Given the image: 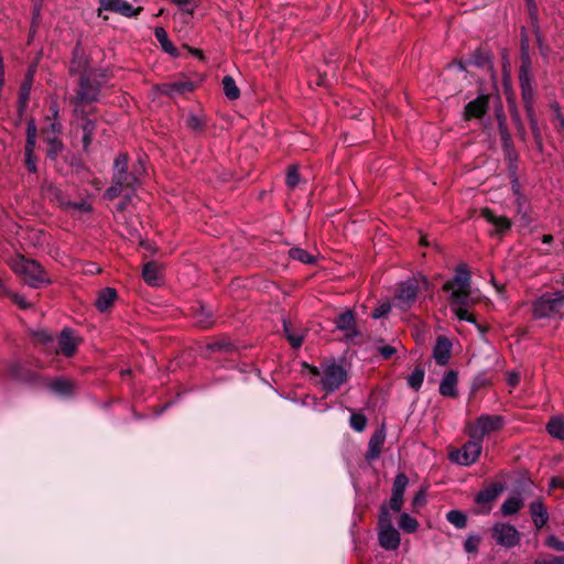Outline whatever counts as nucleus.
Masks as SVG:
<instances>
[{"mask_svg": "<svg viewBox=\"0 0 564 564\" xmlns=\"http://www.w3.org/2000/svg\"><path fill=\"white\" fill-rule=\"evenodd\" d=\"M545 545L557 552H564V542L560 541L555 535H549L545 540Z\"/></svg>", "mask_w": 564, "mask_h": 564, "instance_id": "e2e57ef3", "label": "nucleus"}, {"mask_svg": "<svg viewBox=\"0 0 564 564\" xmlns=\"http://www.w3.org/2000/svg\"><path fill=\"white\" fill-rule=\"evenodd\" d=\"M14 270L23 276L26 284L34 289H40L52 283L47 272L36 260L22 257L15 262Z\"/></svg>", "mask_w": 564, "mask_h": 564, "instance_id": "f257e3e1", "label": "nucleus"}, {"mask_svg": "<svg viewBox=\"0 0 564 564\" xmlns=\"http://www.w3.org/2000/svg\"><path fill=\"white\" fill-rule=\"evenodd\" d=\"M491 538L498 545L512 549L519 544L521 534L517 528L509 522H497L491 528Z\"/></svg>", "mask_w": 564, "mask_h": 564, "instance_id": "0eeeda50", "label": "nucleus"}, {"mask_svg": "<svg viewBox=\"0 0 564 564\" xmlns=\"http://www.w3.org/2000/svg\"><path fill=\"white\" fill-rule=\"evenodd\" d=\"M457 382H458V373L455 370H449L445 373L444 378L440 383V393L443 397L447 398H457Z\"/></svg>", "mask_w": 564, "mask_h": 564, "instance_id": "b1692460", "label": "nucleus"}, {"mask_svg": "<svg viewBox=\"0 0 564 564\" xmlns=\"http://www.w3.org/2000/svg\"><path fill=\"white\" fill-rule=\"evenodd\" d=\"M100 87L86 73H82L74 100L78 102H96L99 100Z\"/></svg>", "mask_w": 564, "mask_h": 564, "instance_id": "1a4fd4ad", "label": "nucleus"}, {"mask_svg": "<svg viewBox=\"0 0 564 564\" xmlns=\"http://www.w3.org/2000/svg\"><path fill=\"white\" fill-rule=\"evenodd\" d=\"M323 375L322 384L326 393L338 390L348 379L347 371L344 367L336 364L334 360L323 366Z\"/></svg>", "mask_w": 564, "mask_h": 564, "instance_id": "39448f33", "label": "nucleus"}, {"mask_svg": "<svg viewBox=\"0 0 564 564\" xmlns=\"http://www.w3.org/2000/svg\"><path fill=\"white\" fill-rule=\"evenodd\" d=\"M283 328H284V333H285L286 339L290 343V345L293 348H300L304 340L303 336L295 335V334L291 333L290 326H289V324H286V322H284Z\"/></svg>", "mask_w": 564, "mask_h": 564, "instance_id": "13d9d810", "label": "nucleus"}, {"mask_svg": "<svg viewBox=\"0 0 564 564\" xmlns=\"http://www.w3.org/2000/svg\"><path fill=\"white\" fill-rule=\"evenodd\" d=\"M554 111V122L557 131H564V117L561 112V107L557 102L551 105Z\"/></svg>", "mask_w": 564, "mask_h": 564, "instance_id": "052dcab7", "label": "nucleus"}, {"mask_svg": "<svg viewBox=\"0 0 564 564\" xmlns=\"http://www.w3.org/2000/svg\"><path fill=\"white\" fill-rule=\"evenodd\" d=\"M34 68L30 67L20 85L19 88V98L24 100H30L31 89L34 80Z\"/></svg>", "mask_w": 564, "mask_h": 564, "instance_id": "58836bf2", "label": "nucleus"}, {"mask_svg": "<svg viewBox=\"0 0 564 564\" xmlns=\"http://www.w3.org/2000/svg\"><path fill=\"white\" fill-rule=\"evenodd\" d=\"M195 89V84L189 79H181L172 83H164L159 86L161 95L173 98L175 96L192 93Z\"/></svg>", "mask_w": 564, "mask_h": 564, "instance_id": "4468645a", "label": "nucleus"}, {"mask_svg": "<svg viewBox=\"0 0 564 564\" xmlns=\"http://www.w3.org/2000/svg\"><path fill=\"white\" fill-rule=\"evenodd\" d=\"M393 527L392 516L390 513V509L386 503H382L379 509L378 517V529Z\"/></svg>", "mask_w": 564, "mask_h": 564, "instance_id": "8fccbe9b", "label": "nucleus"}, {"mask_svg": "<svg viewBox=\"0 0 564 564\" xmlns=\"http://www.w3.org/2000/svg\"><path fill=\"white\" fill-rule=\"evenodd\" d=\"M408 484H409L408 476L404 473H399L395 476L393 485H392V494H394V495L398 494V495L404 496Z\"/></svg>", "mask_w": 564, "mask_h": 564, "instance_id": "603ef678", "label": "nucleus"}, {"mask_svg": "<svg viewBox=\"0 0 564 564\" xmlns=\"http://www.w3.org/2000/svg\"><path fill=\"white\" fill-rule=\"evenodd\" d=\"M547 433L560 441L564 440V420L561 416H552L546 424Z\"/></svg>", "mask_w": 564, "mask_h": 564, "instance_id": "4c0bfd02", "label": "nucleus"}, {"mask_svg": "<svg viewBox=\"0 0 564 564\" xmlns=\"http://www.w3.org/2000/svg\"><path fill=\"white\" fill-rule=\"evenodd\" d=\"M533 564H564V555L553 556L551 560H535Z\"/></svg>", "mask_w": 564, "mask_h": 564, "instance_id": "774afa93", "label": "nucleus"}, {"mask_svg": "<svg viewBox=\"0 0 564 564\" xmlns=\"http://www.w3.org/2000/svg\"><path fill=\"white\" fill-rule=\"evenodd\" d=\"M425 370L422 366H416L412 373L408 377V384L415 391H419L423 384Z\"/></svg>", "mask_w": 564, "mask_h": 564, "instance_id": "c03bdc74", "label": "nucleus"}, {"mask_svg": "<svg viewBox=\"0 0 564 564\" xmlns=\"http://www.w3.org/2000/svg\"><path fill=\"white\" fill-rule=\"evenodd\" d=\"M399 527L405 533H414L419 528V522L409 513L404 512L399 518Z\"/></svg>", "mask_w": 564, "mask_h": 564, "instance_id": "09e8293b", "label": "nucleus"}, {"mask_svg": "<svg viewBox=\"0 0 564 564\" xmlns=\"http://www.w3.org/2000/svg\"><path fill=\"white\" fill-rule=\"evenodd\" d=\"M237 349V346L227 337H221L206 345V350L209 352L232 354Z\"/></svg>", "mask_w": 564, "mask_h": 564, "instance_id": "c756f323", "label": "nucleus"}, {"mask_svg": "<svg viewBox=\"0 0 564 564\" xmlns=\"http://www.w3.org/2000/svg\"><path fill=\"white\" fill-rule=\"evenodd\" d=\"M300 182V173L296 166H291L286 173L285 183L290 188H295Z\"/></svg>", "mask_w": 564, "mask_h": 564, "instance_id": "bf43d9fd", "label": "nucleus"}, {"mask_svg": "<svg viewBox=\"0 0 564 564\" xmlns=\"http://www.w3.org/2000/svg\"><path fill=\"white\" fill-rule=\"evenodd\" d=\"M61 128V123L54 120L50 122L48 127L43 128L41 132L45 138L46 135H55L56 133H59Z\"/></svg>", "mask_w": 564, "mask_h": 564, "instance_id": "69168bd1", "label": "nucleus"}, {"mask_svg": "<svg viewBox=\"0 0 564 564\" xmlns=\"http://www.w3.org/2000/svg\"><path fill=\"white\" fill-rule=\"evenodd\" d=\"M32 338L36 344H41L44 346L51 345L54 341L53 336L45 329L32 332Z\"/></svg>", "mask_w": 564, "mask_h": 564, "instance_id": "864d4df0", "label": "nucleus"}, {"mask_svg": "<svg viewBox=\"0 0 564 564\" xmlns=\"http://www.w3.org/2000/svg\"><path fill=\"white\" fill-rule=\"evenodd\" d=\"M185 124L194 133L202 134V133L205 132L207 122H206L205 117H200V116L195 115V113H189L186 117Z\"/></svg>", "mask_w": 564, "mask_h": 564, "instance_id": "a19ab883", "label": "nucleus"}, {"mask_svg": "<svg viewBox=\"0 0 564 564\" xmlns=\"http://www.w3.org/2000/svg\"><path fill=\"white\" fill-rule=\"evenodd\" d=\"M195 323L198 327L203 329H208L214 325V314L213 311L204 305L195 312Z\"/></svg>", "mask_w": 564, "mask_h": 564, "instance_id": "f704fd0d", "label": "nucleus"}, {"mask_svg": "<svg viewBox=\"0 0 564 564\" xmlns=\"http://www.w3.org/2000/svg\"><path fill=\"white\" fill-rule=\"evenodd\" d=\"M489 104L490 96L487 94H481L474 100H470L464 107V120L470 121L473 119H482L489 110Z\"/></svg>", "mask_w": 564, "mask_h": 564, "instance_id": "9b49d317", "label": "nucleus"}, {"mask_svg": "<svg viewBox=\"0 0 564 564\" xmlns=\"http://www.w3.org/2000/svg\"><path fill=\"white\" fill-rule=\"evenodd\" d=\"M337 330L344 332V341L355 344L362 334L357 326L356 313L351 308H346L334 318Z\"/></svg>", "mask_w": 564, "mask_h": 564, "instance_id": "20e7f679", "label": "nucleus"}, {"mask_svg": "<svg viewBox=\"0 0 564 564\" xmlns=\"http://www.w3.org/2000/svg\"><path fill=\"white\" fill-rule=\"evenodd\" d=\"M452 343L445 336H438L433 348V357L438 366H446L452 356Z\"/></svg>", "mask_w": 564, "mask_h": 564, "instance_id": "aec40b11", "label": "nucleus"}, {"mask_svg": "<svg viewBox=\"0 0 564 564\" xmlns=\"http://www.w3.org/2000/svg\"><path fill=\"white\" fill-rule=\"evenodd\" d=\"M480 216L494 226V230L490 232L491 236H500L502 237L508 231H510L512 227V221L507 216H498L488 207H485L480 210Z\"/></svg>", "mask_w": 564, "mask_h": 564, "instance_id": "ddd939ff", "label": "nucleus"}, {"mask_svg": "<svg viewBox=\"0 0 564 564\" xmlns=\"http://www.w3.org/2000/svg\"><path fill=\"white\" fill-rule=\"evenodd\" d=\"M471 275L466 264H460L456 268L455 275L453 279L446 281L442 289L444 292H449L457 289H470Z\"/></svg>", "mask_w": 564, "mask_h": 564, "instance_id": "2eb2a0df", "label": "nucleus"}, {"mask_svg": "<svg viewBox=\"0 0 564 564\" xmlns=\"http://www.w3.org/2000/svg\"><path fill=\"white\" fill-rule=\"evenodd\" d=\"M564 307V291L546 293L539 297L533 305L535 318H546L561 313Z\"/></svg>", "mask_w": 564, "mask_h": 564, "instance_id": "f03ea898", "label": "nucleus"}, {"mask_svg": "<svg viewBox=\"0 0 564 564\" xmlns=\"http://www.w3.org/2000/svg\"><path fill=\"white\" fill-rule=\"evenodd\" d=\"M509 112H510L511 120L516 127L517 134H518L519 139L522 140L523 142H525L527 141L525 126L521 119L519 109L514 101H509Z\"/></svg>", "mask_w": 564, "mask_h": 564, "instance_id": "72a5a7b5", "label": "nucleus"}, {"mask_svg": "<svg viewBox=\"0 0 564 564\" xmlns=\"http://www.w3.org/2000/svg\"><path fill=\"white\" fill-rule=\"evenodd\" d=\"M154 36L165 53H167L174 57H177L180 55L178 50L169 40L167 32L164 30V28L156 26L154 29Z\"/></svg>", "mask_w": 564, "mask_h": 564, "instance_id": "7c9ffc66", "label": "nucleus"}, {"mask_svg": "<svg viewBox=\"0 0 564 564\" xmlns=\"http://www.w3.org/2000/svg\"><path fill=\"white\" fill-rule=\"evenodd\" d=\"M36 124L33 118H30L26 127V140H25V152L29 154L34 152L35 143H36Z\"/></svg>", "mask_w": 564, "mask_h": 564, "instance_id": "37998d69", "label": "nucleus"}, {"mask_svg": "<svg viewBox=\"0 0 564 564\" xmlns=\"http://www.w3.org/2000/svg\"><path fill=\"white\" fill-rule=\"evenodd\" d=\"M452 311L454 312V314L456 315V317L459 321H465L470 324H476V317L471 313H469V311L467 310V306L452 307Z\"/></svg>", "mask_w": 564, "mask_h": 564, "instance_id": "6e6d98bb", "label": "nucleus"}, {"mask_svg": "<svg viewBox=\"0 0 564 564\" xmlns=\"http://www.w3.org/2000/svg\"><path fill=\"white\" fill-rule=\"evenodd\" d=\"M451 292V307L468 306L475 303L470 297V289H456Z\"/></svg>", "mask_w": 564, "mask_h": 564, "instance_id": "473e14b6", "label": "nucleus"}, {"mask_svg": "<svg viewBox=\"0 0 564 564\" xmlns=\"http://www.w3.org/2000/svg\"><path fill=\"white\" fill-rule=\"evenodd\" d=\"M530 513L533 520V524L538 530H541L544 525H546L549 521V513L541 500H535L530 503Z\"/></svg>", "mask_w": 564, "mask_h": 564, "instance_id": "bb28decb", "label": "nucleus"}, {"mask_svg": "<svg viewBox=\"0 0 564 564\" xmlns=\"http://www.w3.org/2000/svg\"><path fill=\"white\" fill-rule=\"evenodd\" d=\"M420 291V282L416 279H408L397 285L395 305L402 311L410 310L416 302Z\"/></svg>", "mask_w": 564, "mask_h": 564, "instance_id": "423d86ee", "label": "nucleus"}, {"mask_svg": "<svg viewBox=\"0 0 564 564\" xmlns=\"http://www.w3.org/2000/svg\"><path fill=\"white\" fill-rule=\"evenodd\" d=\"M503 491V485L500 482H491L488 487L480 490L476 497L477 505H489L495 501L498 496Z\"/></svg>", "mask_w": 564, "mask_h": 564, "instance_id": "393cba45", "label": "nucleus"}, {"mask_svg": "<svg viewBox=\"0 0 564 564\" xmlns=\"http://www.w3.org/2000/svg\"><path fill=\"white\" fill-rule=\"evenodd\" d=\"M505 419L501 415L482 414L477 417L476 423L468 425L469 437L482 441L485 435L500 431L503 427Z\"/></svg>", "mask_w": 564, "mask_h": 564, "instance_id": "7ed1b4c3", "label": "nucleus"}, {"mask_svg": "<svg viewBox=\"0 0 564 564\" xmlns=\"http://www.w3.org/2000/svg\"><path fill=\"white\" fill-rule=\"evenodd\" d=\"M100 9L121 14L126 18H135L142 11V7H132L126 0H99Z\"/></svg>", "mask_w": 564, "mask_h": 564, "instance_id": "f8f14e48", "label": "nucleus"}, {"mask_svg": "<svg viewBox=\"0 0 564 564\" xmlns=\"http://www.w3.org/2000/svg\"><path fill=\"white\" fill-rule=\"evenodd\" d=\"M531 68H532V61H531L530 51H529V42L527 39H523L521 41V46H520V66H519L518 76H522V77L533 76Z\"/></svg>", "mask_w": 564, "mask_h": 564, "instance_id": "cd10ccee", "label": "nucleus"}, {"mask_svg": "<svg viewBox=\"0 0 564 564\" xmlns=\"http://www.w3.org/2000/svg\"><path fill=\"white\" fill-rule=\"evenodd\" d=\"M367 417L362 413L352 412L349 419V424L352 430L356 432H362L365 431L367 426Z\"/></svg>", "mask_w": 564, "mask_h": 564, "instance_id": "3c124183", "label": "nucleus"}, {"mask_svg": "<svg viewBox=\"0 0 564 564\" xmlns=\"http://www.w3.org/2000/svg\"><path fill=\"white\" fill-rule=\"evenodd\" d=\"M80 129L83 131L82 143L83 150L88 153L89 148L94 141L96 120L80 121Z\"/></svg>", "mask_w": 564, "mask_h": 564, "instance_id": "2f4dec72", "label": "nucleus"}, {"mask_svg": "<svg viewBox=\"0 0 564 564\" xmlns=\"http://www.w3.org/2000/svg\"><path fill=\"white\" fill-rule=\"evenodd\" d=\"M223 90L225 96L229 100H236L240 96V89L238 88L235 79L230 75H226L223 78Z\"/></svg>", "mask_w": 564, "mask_h": 564, "instance_id": "79ce46f5", "label": "nucleus"}, {"mask_svg": "<svg viewBox=\"0 0 564 564\" xmlns=\"http://www.w3.org/2000/svg\"><path fill=\"white\" fill-rule=\"evenodd\" d=\"M50 390L56 395L68 399L76 393V383L73 380L65 378H56L48 384Z\"/></svg>", "mask_w": 564, "mask_h": 564, "instance_id": "412c9836", "label": "nucleus"}, {"mask_svg": "<svg viewBox=\"0 0 564 564\" xmlns=\"http://www.w3.org/2000/svg\"><path fill=\"white\" fill-rule=\"evenodd\" d=\"M123 188H127L126 184H118L115 178H111V186L106 189L104 196L112 200L120 196Z\"/></svg>", "mask_w": 564, "mask_h": 564, "instance_id": "5fc2aeb1", "label": "nucleus"}, {"mask_svg": "<svg viewBox=\"0 0 564 564\" xmlns=\"http://www.w3.org/2000/svg\"><path fill=\"white\" fill-rule=\"evenodd\" d=\"M481 542V538L478 534H470L467 536L465 543H464V550L467 553H477L478 546Z\"/></svg>", "mask_w": 564, "mask_h": 564, "instance_id": "4d7b16f0", "label": "nucleus"}, {"mask_svg": "<svg viewBox=\"0 0 564 564\" xmlns=\"http://www.w3.org/2000/svg\"><path fill=\"white\" fill-rule=\"evenodd\" d=\"M7 373L20 383L33 384L37 382L39 376L35 371L25 367L20 360L6 362Z\"/></svg>", "mask_w": 564, "mask_h": 564, "instance_id": "9d476101", "label": "nucleus"}, {"mask_svg": "<svg viewBox=\"0 0 564 564\" xmlns=\"http://www.w3.org/2000/svg\"><path fill=\"white\" fill-rule=\"evenodd\" d=\"M85 104L86 102H78V100H74V105H75L74 112H75V115L80 119V121L94 120L91 118V116H95L97 113V108L96 107H91V108L87 109L85 107Z\"/></svg>", "mask_w": 564, "mask_h": 564, "instance_id": "de8ad7c7", "label": "nucleus"}, {"mask_svg": "<svg viewBox=\"0 0 564 564\" xmlns=\"http://www.w3.org/2000/svg\"><path fill=\"white\" fill-rule=\"evenodd\" d=\"M469 65H474L479 68H491V55L490 52L484 47L476 48L468 59Z\"/></svg>", "mask_w": 564, "mask_h": 564, "instance_id": "c85d7f7f", "label": "nucleus"}, {"mask_svg": "<svg viewBox=\"0 0 564 564\" xmlns=\"http://www.w3.org/2000/svg\"><path fill=\"white\" fill-rule=\"evenodd\" d=\"M391 311V305L389 303H382L380 306L375 308L371 312V317L375 319H379L381 317L387 316Z\"/></svg>", "mask_w": 564, "mask_h": 564, "instance_id": "0e129e2a", "label": "nucleus"}, {"mask_svg": "<svg viewBox=\"0 0 564 564\" xmlns=\"http://www.w3.org/2000/svg\"><path fill=\"white\" fill-rule=\"evenodd\" d=\"M481 448H482V441L470 437V440L468 442H466L463 445V447L460 448V451L463 453L462 465L469 466V465L474 464L478 459V457L481 453Z\"/></svg>", "mask_w": 564, "mask_h": 564, "instance_id": "4be33fe9", "label": "nucleus"}, {"mask_svg": "<svg viewBox=\"0 0 564 564\" xmlns=\"http://www.w3.org/2000/svg\"><path fill=\"white\" fill-rule=\"evenodd\" d=\"M78 340L74 337L72 329L64 328L58 337L59 351L65 357H72L77 350Z\"/></svg>", "mask_w": 564, "mask_h": 564, "instance_id": "5701e85b", "label": "nucleus"}, {"mask_svg": "<svg viewBox=\"0 0 564 564\" xmlns=\"http://www.w3.org/2000/svg\"><path fill=\"white\" fill-rule=\"evenodd\" d=\"M525 113H527V117H528V120H529V123H530V129H531L534 142H535L536 147L540 150H542L543 138H542V132H541V129H540V126H539V122H538V117H536V113H535V109L525 110Z\"/></svg>", "mask_w": 564, "mask_h": 564, "instance_id": "e433bc0d", "label": "nucleus"}, {"mask_svg": "<svg viewBox=\"0 0 564 564\" xmlns=\"http://www.w3.org/2000/svg\"><path fill=\"white\" fill-rule=\"evenodd\" d=\"M404 503L403 496L398 494H392L388 508L391 509L394 512H400Z\"/></svg>", "mask_w": 564, "mask_h": 564, "instance_id": "680f3d73", "label": "nucleus"}, {"mask_svg": "<svg viewBox=\"0 0 564 564\" xmlns=\"http://www.w3.org/2000/svg\"><path fill=\"white\" fill-rule=\"evenodd\" d=\"M289 256L291 259L300 261L305 264H313L316 261L314 256L310 254L306 250L297 247L291 248L289 250Z\"/></svg>", "mask_w": 564, "mask_h": 564, "instance_id": "a18cd8bd", "label": "nucleus"}, {"mask_svg": "<svg viewBox=\"0 0 564 564\" xmlns=\"http://www.w3.org/2000/svg\"><path fill=\"white\" fill-rule=\"evenodd\" d=\"M379 545L387 551H394L400 546L401 538L394 527L378 529Z\"/></svg>", "mask_w": 564, "mask_h": 564, "instance_id": "6ab92c4d", "label": "nucleus"}, {"mask_svg": "<svg viewBox=\"0 0 564 564\" xmlns=\"http://www.w3.org/2000/svg\"><path fill=\"white\" fill-rule=\"evenodd\" d=\"M45 142L47 143L46 158L50 161H56L58 155L64 150V144L62 140L58 139L56 135H46Z\"/></svg>", "mask_w": 564, "mask_h": 564, "instance_id": "c9c22d12", "label": "nucleus"}, {"mask_svg": "<svg viewBox=\"0 0 564 564\" xmlns=\"http://www.w3.org/2000/svg\"><path fill=\"white\" fill-rule=\"evenodd\" d=\"M117 297L116 289L105 288L98 292L95 305L99 312L105 313L112 307Z\"/></svg>", "mask_w": 564, "mask_h": 564, "instance_id": "a878e982", "label": "nucleus"}, {"mask_svg": "<svg viewBox=\"0 0 564 564\" xmlns=\"http://www.w3.org/2000/svg\"><path fill=\"white\" fill-rule=\"evenodd\" d=\"M519 85L521 90V100L523 102L524 110L535 109V97L536 93L533 86V76H518Z\"/></svg>", "mask_w": 564, "mask_h": 564, "instance_id": "a211bd4d", "label": "nucleus"}, {"mask_svg": "<svg viewBox=\"0 0 564 564\" xmlns=\"http://www.w3.org/2000/svg\"><path fill=\"white\" fill-rule=\"evenodd\" d=\"M523 506L524 503L521 498L510 497L501 505L500 512L505 517L512 516L519 512Z\"/></svg>", "mask_w": 564, "mask_h": 564, "instance_id": "ea45409f", "label": "nucleus"}, {"mask_svg": "<svg viewBox=\"0 0 564 564\" xmlns=\"http://www.w3.org/2000/svg\"><path fill=\"white\" fill-rule=\"evenodd\" d=\"M163 267L156 261H148L142 268V278L148 285L156 288L163 284Z\"/></svg>", "mask_w": 564, "mask_h": 564, "instance_id": "dca6fc26", "label": "nucleus"}, {"mask_svg": "<svg viewBox=\"0 0 564 564\" xmlns=\"http://www.w3.org/2000/svg\"><path fill=\"white\" fill-rule=\"evenodd\" d=\"M386 441V430L384 426L377 429L371 435L368 442V451L365 454V458L368 463H371L379 458L383 444Z\"/></svg>", "mask_w": 564, "mask_h": 564, "instance_id": "f3484780", "label": "nucleus"}, {"mask_svg": "<svg viewBox=\"0 0 564 564\" xmlns=\"http://www.w3.org/2000/svg\"><path fill=\"white\" fill-rule=\"evenodd\" d=\"M446 520L457 529H464L467 525V516L460 510L448 511Z\"/></svg>", "mask_w": 564, "mask_h": 564, "instance_id": "49530a36", "label": "nucleus"}, {"mask_svg": "<svg viewBox=\"0 0 564 564\" xmlns=\"http://www.w3.org/2000/svg\"><path fill=\"white\" fill-rule=\"evenodd\" d=\"M377 349L380 356L386 360L390 359L397 352V349L390 345L379 346Z\"/></svg>", "mask_w": 564, "mask_h": 564, "instance_id": "338daca9", "label": "nucleus"}, {"mask_svg": "<svg viewBox=\"0 0 564 564\" xmlns=\"http://www.w3.org/2000/svg\"><path fill=\"white\" fill-rule=\"evenodd\" d=\"M129 154L127 152L119 153L113 161L112 178L118 184H126L127 188L134 189L138 185V175L135 172L128 171Z\"/></svg>", "mask_w": 564, "mask_h": 564, "instance_id": "6e6552de", "label": "nucleus"}]
</instances>
